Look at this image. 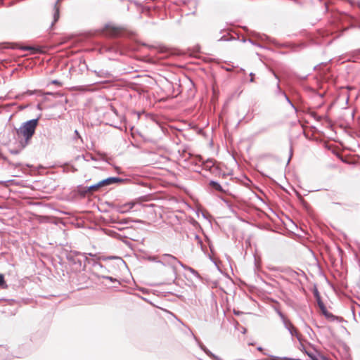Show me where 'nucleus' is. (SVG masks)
Returning a JSON list of instances; mask_svg holds the SVG:
<instances>
[{"label":"nucleus","mask_w":360,"mask_h":360,"mask_svg":"<svg viewBox=\"0 0 360 360\" xmlns=\"http://www.w3.org/2000/svg\"><path fill=\"white\" fill-rule=\"evenodd\" d=\"M145 200H146L144 198H140L134 201L125 203L120 207V212L122 213L127 212L131 210L136 204L141 203Z\"/></svg>","instance_id":"obj_5"},{"label":"nucleus","mask_w":360,"mask_h":360,"mask_svg":"<svg viewBox=\"0 0 360 360\" xmlns=\"http://www.w3.org/2000/svg\"><path fill=\"white\" fill-rule=\"evenodd\" d=\"M103 32L105 36L117 37L123 34L124 29L122 27L108 24L104 27Z\"/></svg>","instance_id":"obj_3"},{"label":"nucleus","mask_w":360,"mask_h":360,"mask_svg":"<svg viewBox=\"0 0 360 360\" xmlns=\"http://www.w3.org/2000/svg\"><path fill=\"white\" fill-rule=\"evenodd\" d=\"M38 123V119L30 120L24 122L18 129H15L16 139L21 147L25 148L30 143Z\"/></svg>","instance_id":"obj_1"},{"label":"nucleus","mask_w":360,"mask_h":360,"mask_svg":"<svg viewBox=\"0 0 360 360\" xmlns=\"http://www.w3.org/2000/svg\"><path fill=\"white\" fill-rule=\"evenodd\" d=\"M122 179H121L120 178L109 177V178H107L106 179L101 181L100 182H98V184H96L94 186L88 187L87 191L92 193L94 192L98 191L100 189V188H101V187L106 186H108V185H110L112 184H115V183H118V182H122Z\"/></svg>","instance_id":"obj_2"},{"label":"nucleus","mask_w":360,"mask_h":360,"mask_svg":"<svg viewBox=\"0 0 360 360\" xmlns=\"http://www.w3.org/2000/svg\"><path fill=\"white\" fill-rule=\"evenodd\" d=\"M0 287H6L4 277L2 274H0Z\"/></svg>","instance_id":"obj_9"},{"label":"nucleus","mask_w":360,"mask_h":360,"mask_svg":"<svg viewBox=\"0 0 360 360\" xmlns=\"http://www.w3.org/2000/svg\"><path fill=\"white\" fill-rule=\"evenodd\" d=\"M207 163H211L212 165H213L212 161H208Z\"/></svg>","instance_id":"obj_13"},{"label":"nucleus","mask_w":360,"mask_h":360,"mask_svg":"<svg viewBox=\"0 0 360 360\" xmlns=\"http://www.w3.org/2000/svg\"><path fill=\"white\" fill-rule=\"evenodd\" d=\"M51 84L57 85V86H62V83L60 81L56 80V79L55 80H52L51 81Z\"/></svg>","instance_id":"obj_10"},{"label":"nucleus","mask_w":360,"mask_h":360,"mask_svg":"<svg viewBox=\"0 0 360 360\" xmlns=\"http://www.w3.org/2000/svg\"><path fill=\"white\" fill-rule=\"evenodd\" d=\"M317 302H318V305L322 312V314L327 318V319H332L333 320L335 316L331 314L330 313L326 307H325V305L323 304V303L322 302V301L320 300V297H318L317 298Z\"/></svg>","instance_id":"obj_6"},{"label":"nucleus","mask_w":360,"mask_h":360,"mask_svg":"<svg viewBox=\"0 0 360 360\" xmlns=\"http://www.w3.org/2000/svg\"><path fill=\"white\" fill-rule=\"evenodd\" d=\"M61 1L62 0H57L54 5V10H55L54 15H53L54 22H56L59 18Z\"/></svg>","instance_id":"obj_7"},{"label":"nucleus","mask_w":360,"mask_h":360,"mask_svg":"<svg viewBox=\"0 0 360 360\" xmlns=\"http://www.w3.org/2000/svg\"><path fill=\"white\" fill-rule=\"evenodd\" d=\"M159 262H161L162 264H169L172 269L173 271H175V266L176 263L179 262L177 258L171 255L167 254L163 255L161 257V260H160Z\"/></svg>","instance_id":"obj_4"},{"label":"nucleus","mask_w":360,"mask_h":360,"mask_svg":"<svg viewBox=\"0 0 360 360\" xmlns=\"http://www.w3.org/2000/svg\"><path fill=\"white\" fill-rule=\"evenodd\" d=\"M234 314H239V312L238 311L236 312V311H234Z\"/></svg>","instance_id":"obj_12"},{"label":"nucleus","mask_w":360,"mask_h":360,"mask_svg":"<svg viewBox=\"0 0 360 360\" xmlns=\"http://www.w3.org/2000/svg\"><path fill=\"white\" fill-rule=\"evenodd\" d=\"M210 186L215 189L216 191H218L219 192H224V189L222 188V187L221 186V185L219 184H218L217 182H215V181H211L210 183Z\"/></svg>","instance_id":"obj_8"},{"label":"nucleus","mask_w":360,"mask_h":360,"mask_svg":"<svg viewBox=\"0 0 360 360\" xmlns=\"http://www.w3.org/2000/svg\"><path fill=\"white\" fill-rule=\"evenodd\" d=\"M23 49H25V50H32V51H33V53H35L37 51V49L35 48L30 47V46L25 47V48H23Z\"/></svg>","instance_id":"obj_11"}]
</instances>
